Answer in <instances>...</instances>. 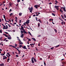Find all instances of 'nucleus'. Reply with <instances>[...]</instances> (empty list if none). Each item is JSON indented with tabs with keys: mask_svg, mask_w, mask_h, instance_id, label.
Returning <instances> with one entry per match:
<instances>
[{
	"mask_svg": "<svg viewBox=\"0 0 66 66\" xmlns=\"http://www.w3.org/2000/svg\"><path fill=\"white\" fill-rule=\"evenodd\" d=\"M9 36H10V37H7V38L8 39H12V37H11L10 35H9Z\"/></svg>",
	"mask_w": 66,
	"mask_h": 66,
	"instance_id": "obj_4",
	"label": "nucleus"
},
{
	"mask_svg": "<svg viewBox=\"0 0 66 66\" xmlns=\"http://www.w3.org/2000/svg\"><path fill=\"white\" fill-rule=\"evenodd\" d=\"M18 2H20V0H17Z\"/></svg>",
	"mask_w": 66,
	"mask_h": 66,
	"instance_id": "obj_44",
	"label": "nucleus"
},
{
	"mask_svg": "<svg viewBox=\"0 0 66 66\" xmlns=\"http://www.w3.org/2000/svg\"><path fill=\"white\" fill-rule=\"evenodd\" d=\"M7 24L8 25V26H9V27H11V26L9 25V24Z\"/></svg>",
	"mask_w": 66,
	"mask_h": 66,
	"instance_id": "obj_50",
	"label": "nucleus"
},
{
	"mask_svg": "<svg viewBox=\"0 0 66 66\" xmlns=\"http://www.w3.org/2000/svg\"><path fill=\"white\" fill-rule=\"evenodd\" d=\"M61 9H60V12H61V13H63V11L62 10V9H63V7H61Z\"/></svg>",
	"mask_w": 66,
	"mask_h": 66,
	"instance_id": "obj_6",
	"label": "nucleus"
},
{
	"mask_svg": "<svg viewBox=\"0 0 66 66\" xmlns=\"http://www.w3.org/2000/svg\"><path fill=\"white\" fill-rule=\"evenodd\" d=\"M18 52H19V54H20V51L19 50L18 51Z\"/></svg>",
	"mask_w": 66,
	"mask_h": 66,
	"instance_id": "obj_43",
	"label": "nucleus"
},
{
	"mask_svg": "<svg viewBox=\"0 0 66 66\" xmlns=\"http://www.w3.org/2000/svg\"><path fill=\"white\" fill-rule=\"evenodd\" d=\"M38 21H39V22H40V23H42V21H41L40 19H39Z\"/></svg>",
	"mask_w": 66,
	"mask_h": 66,
	"instance_id": "obj_25",
	"label": "nucleus"
},
{
	"mask_svg": "<svg viewBox=\"0 0 66 66\" xmlns=\"http://www.w3.org/2000/svg\"><path fill=\"white\" fill-rule=\"evenodd\" d=\"M19 46H19V48H21L22 47V45H19Z\"/></svg>",
	"mask_w": 66,
	"mask_h": 66,
	"instance_id": "obj_34",
	"label": "nucleus"
},
{
	"mask_svg": "<svg viewBox=\"0 0 66 66\" xmlns=\"http://www.w3.org/2000/svg\"><path fill=\"white\" fill-rule=\"evenodd\" d=\"M38 27H39V26H40V23H38Z\"/></svg>",
	"mask_w": 66,
	"mask_h": 66,
	"instance_id": "obj_24",
	"label": "nucleus"
},
{
	"mask_svg": "<svg viewBox=\"0 0 66 66\" xmlns=\"http://www.w3.org/2000/svg\"><path fill=\"white\" fill-rule=\"evenodd\" d=\"M38 46H40V44L39 43V44H38Z\"/></svg>",
	"mask_w": 66,
	"mask_h": 66,
	"instance_id": "obj_57",
	"label": "nucleus"
},
{
	"mask_svg": "<svg viewBox=\"0 0 66 66\" xmlns=\"http://www.w3.org/2000/svg\"><path fill=\"white\" fill-rule=\"evenodd\" d=\"M17 38H18V40H19V41L20 42H21V41L20 40V39H19V37H17Z\"/></svg>",
	"mask_w": 66,
	"mask_h": 66,
	"instance_id": "obj_21",
	"label": "nucleus"
},
{
	"mask_svg": "<svg viewBox=\"0 0 66 66\" xmlns=\"http://www.w3.org/2000/svg\"><path fill=\"white\" fill-rule=\"evenodd\" d=\"M0 32L1 33H2V30H0Z\"/></svg>",
	"mask_w": 66,
	"mask_h": 66,
	"instance_id": "obj_41",
	"label": "nucleus"
},
{
	"mask_svg": "<svg viewBox=\"0 0 66 66\" xmlns=\"http://www.w3.org/2000/svg\"><path fill=\"white\" fill-rule=\"evenodd\" d=\"M12 15H13V14L12 13H11L10 14V16H12Z\"/></svg>",
	"mask_w": 66,
	"mask_h": 66,
	"instance_id": "obj_30",
	"label": "nucleus"
},
{
	"mask_svg": "<svg viewBox=\"0 0 66 66\" xmlns=\"http://www.w3.org/2000/svg\"><path fill=\"white\" fill-rule=\"evenodd\" d=\"M28 9L29 10H30V12L32 13V11H33V7H31V8L30 7Z\"/></svg>",
	"mask_w": 66,
	"mask_h": 66,
	"instance_id": "obj_1",
	"label": "nucleus"
},
{
	"mask_svg": "<svg viewBox=\"0 0 66 66\" xmlns=\"http://www.w3.org/2000/svg\"><path fill=\"white\" fill-rule=\"evenodd\" d=\"M7 59V57H3V60H5V59Z\"/></svg>",
	"mask_w": 66,
	"mask_h": 66,
	"instance_id": "obj_15",
	"label": "nucleus"
},
{
	"mask_svg": "<svg viewBox=\"0 0 66 66\" xmlns=\"http://www.w3.org/2000/svg\"><path fill=\"white\" fill-rule=\"evenodd\" d=\"M26 22L24 23L23 24H24V26H26Z\"/></svg>",
	"mask_w": 66,
	"mask_h": 66,
	"instance_id": "obj_33",
	"label": "nucleus"
},
{
	"mask_svg": "<svg viewBox=\"0 0 66 66\" xmlns=\"http://www.w3.org/2000/svg\"><path fill=\"white\" fill-rule=\"evenodd\" d=\"M20 42L19 44L20 45H22V44H23V43H22V42Z\"/></svg>",
	"mask_w": 66,
	"mask_h": 66,
	"instance_id": "obj_17",
	"label": "nucleus"
},
{
	"mask_svg": "<svg viewBox=\"0 0 66 66\" xmlns=\"http://www.w3.org/2000/svg\"><path fill=\"white\" fill-rule=\"evenodd\" d=\"M3 57H6V56H3Z\"/></svg>",
	"mask_w": 66,
	"mask_h": 66,
	"instance_id": "obj_58",
	"label": "nucleus"
},
{
	"mask_svg": "<svg viewBox=\"0 0 66 66\" xmlns=\"http://www.w3.org/2000/svg\"><path fill=\"white\" fill-rule=\"evenodd\" d=\"M61 23L62 24V25H63V22H61Z\"/></svg>",
	"mask_w": 66,
	"mask_h": 66,
	"instance_id": "obj_55",
	"label": "nucleus"
},
{
	"mask_svg": "<svg viewBox=\"0 0 66 66\" xmlns=\"http://www.w3.org/2000/svg\"><path fill=\"white\" fill-rule=\"evenodd\" d=\"M3 35H4V36H5L6 37H7L8 36L7 35H6V34H3Z\"/></svg>",
	"mask_w": 66,
	"mask_h": 66,
	"instance_id": "obj_23",
	"label": "nucleus"
},
{
	"mask_svg": "<svg viewBox=\"0 0 66 66\" xmlns=\"http://www.w3.org/2000/svg\"><path fill=\"white\" fill-rule=\"evenodd\" d=\"M16 57H18V55H16Z\"/></svg>",
	"mask_w": 66,
	"mask_h": 66,
	"instance_id": "obj_59",
	"label": "nucleus"
},
{
	"mask_svg": "<svg viewBox=\"0 0 66 66\" xmlns=\"http://www.w3.org/2000/svg\"><path fill=\"white\" fill-rule=\"evenodd\" d=\"M3 17L5 19V15H3Z\"/></svg>",
	"mask_w": 66,
	"mask_h": 66,
	"instance_id": "obj_32",
	"label": "nucleus"
},
{
	"mask_svg": "<svg viewBox=\"0 0 66 66\" xmlns=\"http://www.w3.org/2000/svg\"><path fill=\"white\" fill-rule=\"evenodd\" d=\"M23 34H22V35L21 36V38H23Z\"/></svg>",
	"mask_w": 66,
	"mask_h": 66,
	"instance_id": "obj_11",
	"label": "nucleus"
},
{
	"mask_svg": "<svg viewBox=\"0 0 66 66\" xmlns=\"http://www.w3.org/2000/svg\"><path fill=\"white\" fill-rule=\"evenodd\" d=\"M41 35H39V36H37L38 37H40V36H41Z\"/></svg>",
	"mask_w": 66,
	"mask_h": 66,
	"instance_id": "obj_56",
	"label": "nucleus"
},
{
	"mask_svg": "<svg viewBox=\"0 0 66 66\" xmlns=\"http://www.w3.org/2000/svg\"><path fill=\"white\" fill-rule=\"evenodd\" d=\"M21 32L22 33V34H22V33H23V31H22V30H21Z\"/></svg>",
	"mask_w": 66,
	"mask_h": 66,
	"instance_id": "obj_29",
	"label": "nucleus"
},
{
	"mask_svg": "<svg viewBox=\"0 0 66 66\" xmlns=\"http://www.w3.org/2000/svg\"><path fill=\"white\" fill-rule=\"evenodd\" d=\"M40 60H42V58H40Z\"/></svg>",
	"mask_w": 66,
	"mask_h": 66,
	"instance_id": "obj_64",
	"label": "nucleus"
},
{
	"mask_svg": "<svg viewBox=\"0 0 66 66\" xmlns=\"http://www.w3.org/2000/svg\"><path fill=\"white\" fill-rule=\"evenodd\" d=\"M27 39H28V40H31V39H29V38H27Z\"/></svg>",
	"mask_w": 66,
	"mask_h": 66,
	"instance_id": "obj_61",
	"label": "nucleus"
},
{
	"mask_svg": "<svg viewBox=\"0 0 66 66\" xmlns=\"http://www.w3.org/2000/svg\"><path fill=\"white\" fill-rule=\"evenodd\" d=\"M4 33H6V34H8V33H7V32H5Z\"/></svg>",
	"mask_w": 66,
	"mask_h": 66,
	"instance_id": "obj_38",
	"label": "nucleus"
},
{
	"mask_svg": "<svg viewBox=\"0 0 66 66\" xmlns=\"http://www.w3.org/2000/svg\"><path fill=\"white\" fill-rule=\"evenodd\" d=\"M36 19L37 21H38V20H37V17H36Z\"/></svg>",
	"mask_w": 66,
	"mask_h": 66,
	"instance_id": "obj_52",
	"label": "nucleus"
},
{
	"mask_svg": "<svg viewBox=\"0 0 66 66\" xmlns=\"http://www.w3.org/2000/svg\"><path fill=\"white\" fill-rule=\"evenodd\" d=\"M20 21L19 22V23H21V21H22L21 20H20Z\"/></svg>",
	"mask_w": 66,
	"mask_h": 66,
	"instance_id": "obj_54",
	"label": "nucleus"
},
{
	"mask_svg": "<svg viewBox=\"0 0 66 66\" xmlns=\"http://www.w3.org/2000/svg\"><path fill=\"white\" fill-rule=\"evenodd\" d=\"M7 54H8V55H9V56H11V55H10V54H9V53H7Z\"/></svg>",
	"mask_w": 66,
	"mask_h": 66,
	"instance_id": "obj_26",
	"label": "nucleus"
},
{
	"mask_svg": "<svg viewBox=\"0 0 66 66\" xmlns=\"http://www.w3.org/2000/svg\"><path fill=\"white\" fill-rule=\"evenodd\" d=\"M34 57H32L31 58V62L32 63H34V61L33 60V59H34Z\"/></svg>",
	"mask_w": 66,
	"mask_h": 66,
	"instance_id": "obj_3",
	"label": "nucleus"
},
{
	"mask_svg": "<svg viewBox=\"0 0 66 66\" xmlns=\"http://www.w3.org/2000/svg\"><path fill=\"white\" fill-rule=\"evenodd\" d=\"M5 29H8V27H6L5 28Z\"/></svg>",
	"mask_w": 66,
	"mask_h": 66,
	"instance_id": "obj_48",
	"label": "nucleus"
},
{
	"mask_svg": "<svg viewBox=\"0 0 66 66\" xmlns=\"http://www.w3.org/2000/svg\"><path fill=\"white\" fill-rule=\"evenodd\" d=\"M50 21H52V19H50L49 20Z\"/></svg>",
	"mask_w": 66,
	"mask_h": 66,
	"instance_id": "obj_42",
	"label": "nucleus"
},
{
	"mask_svg": "<svg viewBox=\"0 0 66 66\" xmlns=\"http://www.w3.org/2000/svg\"><path fill=\"white\" fill-rule=\"evenodd\" d=\"M30 45L31 46H32V45H34V44H30Z\"/></svg>",
	"mask_w": 66,
	"mask_h": 66,
	"instance_id": "obj_31",
	"label": "nucleus"
},
{
	"mask_svg": "<svg viewBox=\"0 0 66 66\" xmlns=\"http://www.w3.org/2000/svg\"><path fill=\"white\" fill-rule=\"evenodd\" d=\"M3 65H4V63H2L0 64V66H3Z\"/></svg>",
	"mask_w": 66,
	"mask_h": 66,
	"instance_id": "obj_12",
	"label": "nucleus"
},
{
	"mask_svg": "<svg viewBox=\"0 0 66 66\" xmlns=\"http://www.w3.org/2000/svg\"><path fill=\"white\" fill-rule=\"evenodd\" d=\"M19 16H21V15H22V13H20L19 14Z\"/></svg>",
	"mask_w": 66,
	"mask_h": 66,
	"instance_id": "obj_20",
	"label": "nucleus"
},
{
	"mask_svg": "<svg viewBox=\"0 0 66 66\" xmlns=\"http://www.w3.org/2000/svg\"><path fill=\"white\" fill-rule=\"evenodd\" d=\"M55 2L56 3H58V2L57 1H56V0L55 1Z\"/></svg>",
	"mask_w": 66,
	"mask_h": 66,
	"instance_id": "obj_45",
	"label": "nucleus"
},
{
	"mask_svg": "<svg viewBox=\"0 0 66 66\" xmlns=\"http://www.w3.org/2000/svg\"><path fill=\"white\" fill-rule=\"evenodd\" d=\"M63 64H65V62H63V63H62Z\"/></svg>",
	"mask_w": 66,
	"mask_h": 66,
	"instance_id": "obj_53",
	"label": "nucleus"
},
{
	"mask_svg": "<svg viewBox=\"0 0 66 66\" xmlns=\"http://www.w3.org/2000/svg\"><path fill=\"white\" fill-rule=\"evenodd\" d=\"M63 8L64 11L65 12H66V9H65V8L63 7Z\"/></svg>",
	"mask_w": 66,
	"mask_h": 66,
	"instance_id": "obj_16",
	"label": "nucleus"
},
{
	"mask_svg": "<svg viewBox=\"0 0 66 66\" xmlns=\"http://www.w3.org/2000/svg\"><path fill=\"white\" fill-rule=\"evenodd\" d=\"M28 33L29 34V35H31V36H32V34H31V33H30V32L29 31Z\"/></svg>",
	"mask_w": 66,
	"mask_h": 66,
	"instance_id": "obj_22",
	"label": "nucleus"
},
{
	"mask_svg": "<svg viewBox=\"0 0 66 66\" xmlns=\"http://www.w3.org/2000/svg\"><path fill=\"white\" fill-rule=\"evenodd\" d=\"M12 11V9H10V10H9V12L10 13V12H11V11Z\"/></svg>",
	"mask_w": 66,
	"mask_h": 66,
	"instance_id": "obj_40",
	"label": "nucleus"
},
{
	"mask_svg": "<svg viewBox=\"0 0 66 66\" xmlns=\"http://www.w3.org/2000/svg\"><path fill=\"white\" fill-rule=\"evenodd\" d=\"M32 39H33L34 40V41H36V39H35V38H32Z\"/></svg>",
	"mask_w": 66,
	"mask_h": 66,
	"instance_id": "obj_19",
	"label": "nucleus"
},
{
	"mask_svg": "<svg viewBox=\"0 0 66 66\" xmlns=\"http://www.w3.org/2000/svg\"><path fill=\"white\" fill-rule=\"evenodd\" d=\"M52 14L53 16H55V14H54L53 13H52Z\"/></svg>",
	"mask_w": 66,
	"mask_h": 66,
	"instance_id": "obj_28",
	"label": "nucleus"
},
{
	"mask_svg": "<svg viewBox=\"0 0 66 66\" xmlns=\"http://www.w3.org/2000/svg\"><path fill=\"white\" fill-rule=\"evenodd\" d=\"M54 31L55 32H57V31H56V29H55Z\"/></svg>",
	"mask_w": 66,
	"mask_h": 66,
	"instance_id": "obj_37",
	"label": "nucleus"
},
{
	"mask_svg": "<svg viewBox=\"0 0 66 66\" xmlns=\"http://www.w3.org/2000/svg\"><path fill=\"white\" fill-rule=\"evenodd\" d=\"M4 54H1V55H2V56L4 55V54H5V52H4Z\"/></svg>",
	"mask_w": 66,
	"mask_h": 66,
	"instance_id": "obj_13",
	"label": "nucleus"
},
{
	"mask_svg": "<svg viewBox=\"0 0 66 66\" xmlns=\"http://www.w3.org/2000/svg\"><path fill=\"white\" fill-rule=\"evenodd\" d=\"M0 22H1V19H0Z\"/></svg>",
	"mask_w": 66,
	"mask_h": 66,
	"instance_id": "obj_63",
	"label": "nucleus"
},
{
	"mask_svg": "<svg viewBox=\"0 0 66 66\" xmlns=\"http://www.w3.org/2000/svg\"><path fill=\"white\" fill-rule=\"evenodd\" d=\"M21 30H23V31H24V29H23V26H21Z\"/></svg>",
	"mask_w": 66,
	"mask_h": 66,
	"instance_id": "obj_5",
	"label": "nucleus"
},
{
	"mask_svg": "<svg viewBox=\"0 0 66 66\" xmlns=\"http://www.w3.org/2000/svg\"><path fill=\"white\" fill-rule=\"evenodd\" d=\"M60 46V45H58L56 46H55V47L56 48H57V47H59V46Z\"/></svg>",
	"mask_w": 66,
	"mask_h": 66,
	"instance_id": "obj_27",
	"label": "nucleus"
},
{
	"mask_svg": "<svg viewBox=\"0 0 66 66\" xmlns=\"http://www.w3.org/2000/svg\"><path fill=\"white\" fill-rule=\"evenodd\" d=\"M15 21H16V22H17V19H15Z\"/></svg>",
	"mask_w": 66,
	"mask_h": 66,
	"instance_id": "obj_36",
	"label": "nucleus"
},
{
	"mask_svg": "<svg viewBox=\"0 0 66 66\" xmlns=\"http://www.w3.org/2000/svg\"><path fill=\"white\" fill-rule=\"evenodd\" d=\"M52 4V3H48V4L50 5V4Z\"/></svg>",
	"mask_w": 66,
	"mask_h": 66,
	"instance_id": "obj_46",
	"label": "nucleus"
},
{
	"mask_svg": "<svg viewBox=\"0 0 66 66\" xmlns=\"http://www.w3.org/2000/svg\"><path fill=\"white\" fill-rule=\"evenodd\" d=\"M37 6H38V7H39V6H38V5H35L34 6V7H35L36 9H37V8H38Z\"/></svg>",
	"mask_w": 66,
	"mask_h": 66,
	"instance_id": "obj_8",
	"label": "nucleus"
},
{
	"mask_svg": "<svg viewBox=\"0 0 66 66\" xmlns=\"http://www.w3.org/2000/svg\"><path fill=\"white\" fill-rule=\"evenodd\" d=\"M12 47H13V48H14L15 47V46H13V45H12Z\"/></svg>",
	"mask_w": 66,
	"mask_h": 66,
	"instance_id": "obj_60",
	"label": "nucleus"
},
{
	"mask_svg": "<svg viewBox=\"0 0 66 66\" xmlns=\"http://www.w3.org/2000/svg\"><path fill=\"white\" fill-rule=\"evenodd\" d=\"M23 33H25V34H27V32H26V31H25V30H23Z\"/></svg>",
	"mask_w": 66,
	"mask_h": 66,
	"instance_id": "obj_10",
	"label": "nucleus"
},
{
	"mask_svg": "<svg viewBox=\"0 0 66 66\" xmlns=\"http://www.w3.org/2000/svg\"><path fill=\"white\" fill-rule=\"evenodd\" d=\"M39 15V14H36V16H38V15Z\"/></svg>",
	"mask_w": 66,
	"mask_h": 66,
	"instance_id": "obj_62",
	"label": "nucleus"
},
{
	"mask_svg": "<svg viewBox=\"0 0 66 66\" xmlns=\"http://www.w3.org/2000/svg\"><path fill=\"white\" fill-rule=\"evenodd\" d=\"M7 39V38H5L4 39V41H5L6 39Z\"/></svg>",
	"mask_w": 66,
	"mask_h": 66,
	"instance_id": "obj_49",
	"label": "nucleus"
},
{
	"mask_svg": "<svg viewBox=\"0 0 66 66\" xmlns=\"http://www.w3.org/2000/svg\"><path fill=\"white\" fill-rule=\"evenodd\" d=\"M15 19H17V20L18 19V18H17V17H15Z\"/></svg>",
	"mask_w": 66,
	"mask_h": 66,
	"instance_id": "obj_51",
	"label": "nucleus"
},
{
	"mask_svg": "<svg viewBox=\"0 0 66 66\" xmlns=\"http://www.w3.org/2000/svg\"><path fill=\"white\" fill-rule=\"evenodd\" d=\"M30 21V20H28L27 21L26 23L28 24V23H29V21Z\"/></svg>",
	"mask_w": 66,
	"mask_h": 66,
	"instance_id": "obj_9",
	"label": "nucleus"
},
{
	"mask_svg": "<svg viewBox=\"0 0 66 66\" xmlns=\"http://www.w3.org/2000/svg\"><path fill=\"white\" fill-rule=\"evenodd\" d=\"M54 48V47H52L51 48V49L52 50H53V49Z\"/></svg>",
	"mask_w": 66,
	"mask_h": 66,
	"instance_id": "obj_35",
	"label": "nucleus"
},
{
	"mask_svg": "<svg viewBox=\"0 0 66 66\" xmlns=\"http://www.w3.org/2000/svg\"><path fill=\"white\" fill-rule=\"evenodd\" d=\"M61 17H62V18H63V19H64V20H65V19L64 18V16H63V15H61Z\"/></svg>",
	"mask_w": 66,
	"mask_h": 66,
	"instance_id": "obj_18",
	"label": "nucleus"
},
{
	"mask_svg": "<svg viewBox=\"0 0 66 66\" xmlns=\"http://www.w3.org/2000/svg\"><path fill=\"white\" fill-rule=\"evenodd\" d=\"M60 7L59 6H55V8H56V9L57 10H59V7Z\"/></svg>",
	"mask_w": 66,
	"mask_h": 66,
	"instance_id": "obj_2",
	"label": "nucleus"
},
{
	"mask_svg": "<svg viewBox=\"0 0 66 66\" xmlns=\"http://www.w3.org/2000/svg\"><path fill=\"white\" fill-rule=\"evenodd\" d=\"M34 60L35 62H37V61H36V59L35 58H34Z\"/></svg>",
	"mask_w": 66,
	"mask_h": 66,
	"instance_id": "obj_14",
	"label": "nucleus"
},
{
	"mask_svg": "<svg viewBox=\"0 0 66 66\" xmlns=\"http://www.w3.org/2000/svg\"><path fill=\"white\" fill-rule=\"evenodd\" d=\"M17 46V45L16 44H15V47H16Z\"/></svg>",
	"mask_w": 66,
	"mask_h": 66,
	"instance_id": "obj_47",
	"label": "nucleus"
},
{
	"mask_svg": "<svg viewBox=\"0 0 66 66\" xmlns=\"http://www.w3.org/2000/svg\"><path fill=\"white\" fill-rule=\"evenodd\" d=\"M44 64L45 66H46V63H45V62L44 61Z\"/></svg>",
	"mask_w": 66,
	"mask_h": 66,
	"instance_id": "obj_39",
	"label": "nucleus"
},
{
	"mask_svg": "<svg viewBox=\"0 0 66 66\" xmlns=\"http://www.w3.org/2000/svg\"><path fill=\"white\" fill-rule=\"evenodd\" d=\"M22 48H23V49H27V48H26V46H25L23 47H22Z\"/></svg>",
	"mask_w": 66,
	"mask_h": 66,
	"instance_id": "obj_7",
	"label": "nucleus"
}]
</instances>
